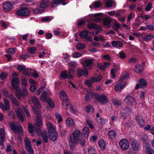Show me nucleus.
<instances>
[{
  "label": "nucleus",
  "mask_w": 154,
  "mask_h": 154,
  "mask_svg": "<svg viewBox=\"0 0 154 154\" xmlns=\"http://www.w3.org/2000/svg\"><path fill=\"white\" fill-rule=\"evenodd\" d=\"M79 141V144L82 146H85V140L83 138L82 134L79 130H75L70 136L69 146L71 150H73L75 144Z\"/></svg>",
  "instance_id": "nucleus-1"
},
{
  "label": "nucleus",
  "mask_w": 154,
  "mask_h": 154,
  "mask_svg": "<svg viewBox=\"0 0 154 154\" xmlns=\"http://www.w3.org/2000/svg\"><path fill=\"white\" fill-rule=\"evenodd\" d=\"M11 83L13 88L16 90V96L18 99H20L22 97H26L27 96V90L25 87H23L21 91L20 90L18 87L19 81L17 78H14L12 80Z\"/></svg>",
  "instance_id": "nucleus-2"
},
{
  "label": "nucleus",
  "mask_w": 154,
  "mask_h": 154,
  "mask_svg": "<svg viewBox=\"0 0 154 154\" xmlns=\"http://www.w3.org/2000/svg\"><path fill=\"white\" fill-rule=\"evenodd\" d=\"M40 109V108L39 106H32V111L36 116V121L38 123V129H40V125H42L41 112Z\"/></svg>",
  "instance_id": "nucleus-3"
},
{
  "label": "nucleus",
  "mask_w": 154,
  "mask_h": 154,
  "mask_svg": "<svg viewBox=\"0 0 154 154\" xmlns=\"http://www.w3.org/2000/svg\"><path fill=\"white\" fill-rule=\"evenodd\" d=\"M51 94V93L48 90L44 91L42 94L40 99L44 102L47 101L49 106H54V104L51 99L50 98H47V95Z\"/></svg>",
  "instance_id": "nucleus-4"
},
{
  "label": "nucleus",
  "mask_w": 154,
  "mask_h": 154,
  "mask_svg": "<svg viewBox=\"0 0 154 154\" xmlns=\"http://www.w3.org/2000/svg\"><path fill=\"white\" fill-rule=\"evenodd\" d=\"M69 72L63 71L61 72V77L63 79L68 78L69 79H72L73 78V75L75 74L74 70L72 68H69Z\"/></svg>",
  "instance_id": "nucleus-5"
},
{
  "label": "nucleus",
  "mask_w": 154,
  "mask_h": 154,
  "mask_svg": "<svg viewBox=\"0 0 154 154\" xmlns=\"http://www.w3.org/2000/svg\"><path fill=\"white\" fill-rule=\"evenodd\" d=\"M120 148L122 150H127L129 147V144L128 140L126 139H122L119 142Z\"/></svg>",
  "instance_id": "nucleus-6"
},
{
  "label": "nucleus",
  "mask_w": 154,
  "mask_h": 154,
  "mask_svg": "<svg viewBox=\"0 0 154 154\" xmlns=\"http://www.w3.org/2000/svg\"><path fill=\"white\" fill-rule=\"evenodd\" d=\"M29 10L26 8H22L18 10L17 12V14L20 16H27L29 15Z\"/></svg>",
  "instance_id": "nucleus-7"
},
{
  "label": "nucleus",
  "mask_w": 154,
  "mask_h": 154,
  "mask_svg": "<svg viewBox=\"0 0 154 154\" xmlns=\"http://www.w3.org/2000/svg\"><path fill=\"white\" fill-rule=\"evenodd\" d=\"M10 126L11 129L13 130L14 133L16 134H17L19 133L22 130L21 127L18 125L17 124L14 122L11 123L10 124Z\"/></svg>",
  "instance_id": "nucleus-8"
},
{
  "label": "nucleus",
  "mask_w": 154,
  "mask_h": 154,
  "mask_svg": "<svg viewBox=\"0 0 154 154\" xmlns=\"http://www.w3.org/2000/svg\"><path fill=\"white\" fill-rule=\"evenodd\" d=\"M25 143L26 149L29 154H34L30 140L28 139H26L25 140Z\"/></svg>",
  "instance_id": "nucleus-9"
},
{
  "label": "nucleus",
  "mask_w": 154,
  "mask_h": 154,
  "mask_svg": "<svg viewBox=\"0 0 154 154\" xmlns=\"http://www.w3.org/2000/svg\"><path fill=\"white\" fill-rule=\"evenodd\" d=\"M17 117L22 122L24 121L23 117L25 116L23 111L20 108H18L16 111Z\"/></svg>",
  "instance_id": "nucleus-10"
},
{
  "label": "nucleus",
  "mask_w": 154,
  "mask_h": 154,
  "mask_svg": "<svg viewBox=\"0 0 154 154\" xmlns=\"http://www.w3.org/2000/svg\"><path fill=\"white\" fill-rule=\"evenodd\" d=\"M65 0H51L50 2L51 5L52 7H55L60 4L65 5Z\"/></svg>",
  "instance_id": "nucleus-11"
},
{
  "label": "nucleus",
  "mask_w": 154,
  "mask_h": 154,
  "mask_svg": "<svg viewBox=\"0 0 154 154\" xmlns=\"http://www.w3.org/2000/svg\"><path fill=\"white\" fill-rule=\"evenodd\" d=\"M37 124L34 126H33L32 124H29L28 125V130L29 132L31 133H32L35 130V131L36 132L37 131L39 132L40 130L41 127L39 129L38 128V123L37 122ZM41 125H40V126Z\"/></svg>",
  "instance_id": "nucleus-12"
},
{
  "label": "nucleus",
  "mask_w": 154,
  "mask_h": 154,
  "mask_svg": "<svg viewBox=\"0 0 154 154\" xmlns=\"http://www.w3.org/2000/svg\"><path fill=\"white\" fill-rule=\"evenodd\" d=\"M126 82H124L122 83H119L116 85L115 87V90L117 92H120L122 90L125 86Z\"/></svg>",
  "instance_id": "nucleus-13"
},
{
  "label": "nucleus",
  "mask_w": 154,
  "mask_h": 154,
  "mask_svg": "<svg viewBox=\"0 0 154 154\" xmlns=\"http://www.w3.org/2000/svg\"><path fill=\"white\" fill-rule=\"evenodd\" d=\"M2 7L3 10L5 11H9L12 8V5L8 2H5L3 4Z\"/></svg>",
  "instance_id": "nucleus-14"
},
{
  "label": "nucleus",
  "mask_w": 154,
  "mask_h": 154,
  "mask_svg": "<svg viewBox=\"0 0 154 154\" xmlns=\"http://www.w3.org/2000/svg\"><path fill=\"white\" fill-rule=\"evenodd\" d=\"M125 101L127 104L128 105H134L135 100L134 98L131 96H128L125 99Z\"/></svg>",
  "instance_id": "nucleus-15"
},
{
  "label": "nucleus",
  "mask_w": 154,
  "mask_h": 154,
  "mask_svg": "<svg viewBox=\"0 0 154 154\" xmlns=\"http://www.w3.org/2000/svg\"><path fill=\"white\" fill-rule=\"evenodd\" d=\"M146 85V82L145 80L142 79H140L138 83L136 84L135 86V88L136 89L140 88H142Z\"/></svg>",
  "instance_id": "nucleus-16"
},
{
  "label": "nucleus",
  "mask_w": 154,
  "mask_h": 154,
  "mask_svg": "<svg viewBox=\"0 0 154 154\" xmlns=\"http://www.w3.org/2000/svg\"><path fill=\"white\" fill-rule=\"evenodd\" d=\"M94 60L93 58H91L87 60L85 62L86 66L88 67V69H92V66L94 65L93 61Z\"/></svg>",
  "instance_id": "nucleus-17"
},
{
  "label": "nucleus",
  "mask_w": 154,
  "mask_h": 154,
  "mask_svg": "<svg viewBox=\"0 0 154 154\" xmlns=\"http://www.w3.org/2000/svg\"><path fill=\"white\" fill-rule=\"evenodd\" d=\"M136 119L137 124H138L141 127H143L144 125V119L143 118L140 116H137L136 117Z\"/></svg>",
  "instance_id": "nucleus-18"
},
{
  "label": "nucleus",
  "mask_w": 154,
  "mask_h": 154,
  "mask_svg": "<svg viewBox=\"0 0 154 154\" xmlns=\"http://www.w3.org/2000/svg\"><path fill=\"white\" fill-rule=\"evenodd\" d=\"M98 101L101 104L107 102L108 100L106 96L103 94H102L98 97Z\"/></svg>",
  "instance_id": "nucleus-19"
},
{
  "label": "nucleus",
  "mask_w": 154,
  "mask_h": 154,
  "mask_svg": "<svg viewBox=\"0 0 154 154\" xmlns=\"http://www.w3.org/2000/svg\"><path fill=\"white\" fill-rule=\"evenodd\" d=\"M50 140L53 142H55L57 140L58 135L57 133L48 134Z\"/></svg>",
  "instance_id": "nucleus-20"
},
{
  "label": "nucleus",
  "mask_w": 154,
  "mask_h": 154,
  "mask_svg": "<svg viewBox=\"0 0 154 154\" xmlns=\"http://www.w3.org/2000/svg\"><path fill=\"white\" fill-rule=\"evenodd\" d=\"M112 45L113 46L116 48L122 47L123 45L122 42L119 41H113Z\"/></svg>",
  "instance_id": "nucleus-21"
},
{
  "label": "nucleus",
  "mask_w": 154,
  "mask_h": 154,
  "mask_svg": "<svg viewBox=\"0 0 154 154\" xmlns=\"http://www.w3.org/2000/svg\"><path fill=\"white\" fill-rule=\"evenodd\" d=\"M93 95V94L92 91L91 90H89L87 91L85 97V99L87 101H90Z\"/></svg>",
  "instance_id": "nucleus-22"
},
{
  "label": "nucleus",
  "mask_w": 154,
  "mask_h": 154,
  "mask_svg": "<svg viewBox=\"0 0 154 154\" xmlns=\"http://www.w3.org/2000/svg\"><path fill=\"white\" fill-rule=\"evenodd\" d=\"M49 4L48 0H42L41 2L40 6L41 8H44L48 6Z\"/></svg>",
  "instance_id": "nucleus-23"
},
{
  "label": "nucleus",
  "mask_w": 154,
  "mask_h": 154,
  "mask_svg": "<svg viewBox=\"0 0 154 154\" xmlns=\"http://www.w3.org/2000/svg\"><path fill=\"white\" fill-rule=\"evenodd\" d=\"M98 144L101 149L103 150H104L106 149V143L103 139H100L99 141Z\"/></svg>",
  "instance_id": "nucleus-24"
},
{
  "label": "nucleus",
  "mask_w": 154,
  "mask_h": 154,
  "mask_svg": "<svg viewBox=\"0 0 154 154\" xmlns=\"http://www.w3.org/2000/svg\"><path fill=\"white\" fill-rule=\"evenodd\" d=\"M102 79V75H100L97 77L92 76L91 78V80L93 82H100Z\"/></svg>",
  "instance_id": "nucleus-25"
},
{
  "label": "nucleus",
  "mask_w": 154,
  "mask_h": 154,
  "mask_svg": "<svg viewBox=\"0 0 154 154\" xmlns=\"http://www.w3.org/2000/svg\"><path fill=\"white\" fill-rule=\"evenodd\" d=\"M132 147L135 151H138L139 148V145L137 141H133L132 143Z\"/></svg>",
  "instance_id": "nucleus-26"
},
{
  "label": "nucleus",
  "mask_w": 154,
  "mask_h": 154,
  "mask_svg": "<svg viewBox=\"0 0 154 154\" xmlns=\"http://www.w3.org/2000/svg\"><path fill=\"white\" fill-rule=\"evenodd\" d=\"M154 36V35L151 34L146 35L143 37V38L146 42H148L149 40L152 39Z\"/></svg>",
  "instance_id": "nucleus-27"
},
{
  "label": "nucleus",
  "mask_w": 154,
  "mask_h": 154,
  "mask_svg": "<svg viewBox=\"0 0 154 154\" xmlns=\"http://www.w3.org/2000/svg\"><path fill=\"white\" fill-rule=\"evenodd\" d=\"M83 132L84 136L86 137H88L89 134V129L88 127H85L83 129Z\"/></svg>",
  "instance_id": "nucleus-28"
},
{
  "label": "nucleus",
  "mask_w": 154,
  "mask_h": 154,
  "mask_svg": "<svg viewBox=\"0 0 154 154\" xmlns=\"http://www.w3.org/2000/svg\"><path fill=\"white\" fill-rule=\"evenodd\" d=\"M143 69V67L141 65L136 66L134 69V71L137 72H141Z\"/></svg>",
  "instance_id": "nucleus-29"
},
{
  "label": "nucleus",
  "mask_w": 154,
  "mask_h": 154,
  "mask_svg": "<svg viewBox=\"0 0 154 154\" xmlns=\"http://www.w3.org/2000/svg\"><path fill=\"white\" fill-rule=\"evenodd\" d=\"M130 109L128 107H125V108L124 109L123 112L121 114V116L124 119H125L126 118V112H130Z\"/></svg>",
  "instance_id": "nucleus-30"
},
{
  "label": "nucleus",
  "mask_w": 154,
  "mask_h": 154,
  "mask_svg": "<svg viewBox=\"0 0 154 154\" xmlns=\"http://www.w3.org/2000/svg\"><path fill=\"white\" fill-rule=\"evenodd\" d=\"M88 34V32L87 31H82L80 33V36L82 38H86Z\"/></svg>",
  "instance_id": "nucleus-31"
},
{
  "label": "nucleus",
  "mask_w": 154,
  "mask_h": 154,
  "mask_svg": "<svg viewBox=\"0 0 154 154\" xmlns=\"http://www.w3.org/2000/svg\"><path fill=\"white\" fill-rule=\"evenodd\" d=\"M42 136L45 143H47L48 141V136L47 133L45 132H42Z\"/></svg>",
  "instance_id": "nucleus-32"
},
{
  "label": "nucleus",
  "mask_w": 154,
  "mask_h": 154,
  "mask_svg": "<svg viewBox=\"0 0 154 154\" xmlns=\"http://www.w3.org/2000/svg\"><path fill=\"white\" fill-rule=\"evenodd\" d=\"M32 100L33 103L35 105V106H39V102L36 97H32Z\"/></svg>",
  "instance_id": "nucleus-33"
},
{
  "label": "nucleus",
  "mask_w": 154,
  "mask_h": 154,
  "mask_svg": "<svg viewBox=\"0 0 154 154\" xmlns=\"http://www.w3.org/2000/svg\"><path fill=\"white\" fill-rule=\"evenodd\" d=\"M128 77V75L127 73H125L124 75L122 76L120 79L119 81L120 83H122L123 82H125L124 81Z\"/></svg>",
  "instance_id": "nucleus-34"
},
{
  "label": "nucleus",
  "mask_w": 154,
  "mask_h": 154,
  "mask_svg": "<svg viewBox=\"0 0 154 154\" xmlns=\"http://www.w3.org/2000/svg\"><path fill=\"white\" fill-rule=\"evenodd\" d=\"M112 103L113 105H114L120 106L122 105L121 100L117 99H114L112 100Z\"/></svg>",
  "instance_id": "nucleus-35"
},
{
  "label": "nucleus",
  "mask_w": 154,
  "mask_h": 154,
  "mask_svg": "<svg viewBox=\"0 0 154 154\" xmlns=\"http://www.w3.org/2000/svg\"><path fill=\"white\" fill-rule=\"evenodd\" d=\"M63 106H69L71 105V103L67 99H64L62 100Z\"/></svg>",
  "instance_id": "nucleus-36"
},
{
  "label": "nucleus",
  "mask_w": 154,
  "mask_h": 154,
  "mask_svg": "<svg viewBox=\"0 0 154 154\" xmlns=\"http://www.w3.org/2000/svg\"><path fill=\"white\" fill-rule=\"evenodd\" d=\"M110 20L108 18H106L104 20V25L106 26L108 28L110 27Z\"/></svg>",
  "instance_id": "nucleus-37"
},
{
  "label": "nucleus",
  "mask_w": 154,
  "mask_h": 154,
  "mask_svg": "<svg viewBox=\"0 0 154 154\" xmlns=\"http://www.w3.org/2000/svg\"><path fill=\"white\" fill-rule=\"evenodd\" d=\"M88 152L89 154H96V152L95 149L92 147L88 149Z\"/></svg>",
  "instance_id": "nucleus-38"
},
{
  "label": "nucleus",
  "mask_w": 154,
  "mask_h": 154,
  "mask_svg": "<svg viewBox=\"0 0 154 154\" xmlns=\"http://www.w3.org/2000/svg\"><path fill=\"white\" fill-rule=\"evenodd\" d=\"M66 122L67 125L68 126H72L74 124L73 120L72 119H67Z\"/></svg>",
  "instance_id": "nucleus-39"
},
{
  "label": "nucleus",
  "mask_w": 154,
  "mask_h": 154,
  "mask_svg": "<svg viewBox=\"0 0 154 154\" xmlns=\"http://www.w3.org/2000/svg\"><path fill=\"white\" fill-rule=\"evenodd\" d=\"M83 54V53H80L78 52H75L72 54V56L73 57L77 58L82 56Z\"/></svg>",
  "instance_id": "nucleus-40"
},
{
  "label": "nucleus",
  "mask_w": 154,
  "mask_h": 154,
  "mask_svg": "<svg viewBox=\"0 0 154 154\" xmlns=\"http://www.w3.org/2000/svg\"><path fill=\"white\" fill-rule=\"evenodd\" d=\"M85 110L87 113L92 112L94 110V108L93 106H86Z\"/></svg>",
  "instance_id": "nucleus-41"
},
{
  "label": "nucleus",
  "mask_w": 154,
  "mask_h": 154,
  "mask_svg": "<svg viewBox=\"0 0 154 154\" xmlns=\"http://www.w3.org/2000/svg\"><path fill=\"white\" fill-rule=\"evenodd\" d=\"M55 116L58 122H60L62 121V116L58 113L57 112L55 113Z\"/></svg>",
  "instance_id": "nucleus-42"
},
{
  "label": "nucleus",
  "mask_w": 154,
  "mask_h": 154,
  "mask_svg": "<svg viewBox=\"0 0 154 154\" xmlns=\"http://www.w3.org/2000/svg\"><path fill=\"white\" fill-rule=\"evenodd\" d=\"M116 132L111 130L109 132L108 134L109 136L112 138H115Z\"/></svg>",
  "instance_id": "nucleus-43"
},
{
  "label": "nucleus",
  "mask_w": 154,
  "mask_h": 154,
  "mask_svg": "<svg viewBox=\"0 0 154 154\" xmlns=\"http://www.w3.org/2000/svg\"><path fill=\"white\" fill-rule=\"evenodd\" d=\"M36 50V49L35 47H29L28 49V51L31 54L34 53Z\"/></svg>",
  "instance_id": "nucleus-44"
},
{
  "label": "nucleus",
  "mask_w": 154,
  "mask_h": 154,
  "mask_svg": "<svg viewBox=\"0 0 154 154\" xmlns=\"http://www.w3.org/2000/svg\"><path fill=\"white\" fill-rule=\"evenodd\" d=\"M48 129L49 132V134H50V133H56L55 129L52 126L49 127L48 126Z\"/></svg>",
  "instance_id": "nucleus-45"
},
{
  "label": "nucleus",
  "mask_w": 154,
  "mask_h": 154,
  "mask_svg": "<svg viewBox=\"0 0 154 154\" xmlns=\"http://www.w3.org/2000/svg\"><path fill=\"white\" fill-rule=\"evenodd\" d=\"M30 70V69L28 68L26 69V68L23 71V74L25 75L29 76L30 74L29 72V70Z\"/></svg>",
  "instance_id": "nucleus-46"
},
{
  "label": "nucleus",
  "mask_w": 154,
  "mask_h": 154,
  "mask_svg": "<svg viewBox=\"0 0 154 154\" xmlns=\"http://www.w3.org/2000/svg\"><path fill=\"white\" fill-rule=\"evenodd\" d=\"M146 151L148 154H154V150L149 147L146 148Z\"/></svg>",
  "instance_id": "nucleus-47"
},
{
  "label": "nucleus",
  "mask_w": 154,
  "mask_h": 154,
  "mask_svg": "<svg viewBox=\"0 0 154 154\" xmlns=\"http://www.w3.org/2000/svg\"><path fill=\"white\" fill-rule=\"evenodd\" d=\"M97 27V25L95 23L88 24L87 25L88 28L90 29L95 28Z\"/></svg>",
  "instance_id": "nucleus-48"
},
{
  "label": "nucleus",
  "mask_w": 154,
  "mask_h": 154,
  "mask_svg": "<svg viewBox=\"0 0 154 154\" xmlns=\"http://www.w3.org/2000/svg\"><path fill=\"white\" fill-rule=\"evenodd\" d=\"M120 28V25L119 23L117 22H115L114 25V29L116 31Z\"/></svg>",
  "instance_id": "nucleus-49"
},
{
  "label": "nucleus",
  "mask_w": 154,
  "mask_h": 154,
  "mask_svg": "<svg viewBox=\"0 0 154 154\" xmlns=\"http://www.w3.org/2000/svg\"><path fill=\"white\" fill-rule=\"evenodd\" d=\"M7 51L8 53L14 54L15 53L16 50L15 48H9Z\"/></svg>",
  "instance_id": "nucleus-50"
},
{
  "label": "nucleus",
  "mask_w": 154,
  "mask_h": 154,
  "mask_svg": "<svg viewBox=\"0 0 154 154\" xmlns=\"http://www.w3.org/2000/svg\"><path fill=\"white\" fill-rule=\"evenodd\" d=\"M92 81L91 80H87L85 81V84L88 87H91L92 84Z\"/></svg>",
  "instance_id": "nucleus-51"
},
{
  "label": "nucleus",
  "mask_w": 154,
  "mask_h": 154,
  "mask_svg": "<svg viewBox=\"0 0 154 154\" xmlns=\"http://www.w3.org/2000/svg\"><path fill=\"white\" fill-rule=\"evenodd\" d=\"M59 96L60 98L62 99L63 97H66L67 95L64 91H62L59 94Z\"/></svg>",
  "instance_id": "nucleus-52"
},
{
  "label": "nucleus",
  "mask_w": 154,
  "mask_h": 154,
  "mask_svg": "<svg viewBox=\"0 0 154 154\" xmlns=\"http://www.w3.org/2000/svg\"><path fill=\"white\" fill-rule=\"evenodd\" d=\"M77 75L79 76H81L83 74L84 71L81 69H78L77 70Z\"/></svg>",
  "instance_id": "nucleus-53"
},
{
  "label": "nucleus",
  "mask_w": 154,
  "mask_h": 154,
  "mask_svg": "<svg viewBox=\"0 0 154 154\" xmlns=\"http://www.w3.org/2000/svg\"><path fill=\"white\" fill-rule=\"evenodd\" d=\"M77 48L79 50H81L85 48V45L82 44H78L77 45Z\"/></svg>",
  "instance_id": "nucleus-54"
},
{
  "label": "nucleus",
  "mask_w": 154,
  "mask_h": 154,
  "mask_svg": "<svg viewBox=\"0 0 154 154\" xmlns=\"http://www.w3.org/2000/svg\"><path fill=\"white\" fill-rule=\"evenodd\" d=\"M152 5L151 3L148 4L145 9V10L146 11H149L152 8Z\"/></svg>",
  "instance_id": "nucleus-55"
},
{
  "label": "nucleus",
  "mask_w": 154,
  "mask_h": 154,
  "mask_svg": "<svg viewBox=\"0 0 154 154\" xmlns=\"http://www.w3.org/2000/svg\"><path fill=\"white\" fill-rule=\"evenodd\" d=\"M25 68L26 67L22 65H18L17 66V69L19 71H23Z\"/></svg>",
  "instance_id": "nucleus-56"
},
{
  "label": "nucleus",
  "mask_w": 154,
  "mask_h": 154,
  "mask_svg": "<svg viewBox=\"0 0 154 154\" xmlns=\"http://www.w3.org/2000/svg\"><path fill=\"white\" fill-rule=\"evenodd\" d=\"M116 71V68L112 69L111 71V73L112 74V77L113 78H115L116 77V75L115 73Z\"/></svg>",
  "instance_id": "nucleus-57"
},
{
  "label": "nucleus",
  "mask_w": 154,
  "mask_h": 154,
  "mask_svg": "<svg viewBox=\"0 0 154 154\" xmlns=\"http://www.w3.org/2000/svg\"><path fill=\"white\" fill-rule=\"evenodd\" d=\"M54 33L56 35H60V29L58 28L55 29L54 31Z\"/></svg>",
  "instance_id": "nucleus-58"
},
{
  "label": "nucleus",
  "mask_w": 154,
  "mask_h": 154,
  "mask_svg": "<svg viewBox=\"0 0 154 154\" xmlns=\"http://www.w3.org/2000/svg\"><path fill=\"white\" fill-rule=\"evenodd\" d=\"M5 137H1L0 138V144L2 146V147H1V148L3 149L4 147V140L5 139Z\"/></svg>",
  "instance_id": "nucleus-59"
},
{
  "label": "nucleus",
  "mask_w": 154,
  "mask_h": 154,
  "mask_svg": "<svg viewBox=\"0 0 154 154\" xmlns=\"http://www.w3.org/2000/svg\"><path fill=\"white\" fill-rule=\"evenodd\" d=\"M7 73L5 72H2L0 75V78L2 80L4 79L5 78L7 77Z\"/></svg>",
  "instance_id": "nucleus-60"
},
{
  "label": "nucleus",
  "mask_w": 154,
  "mask_h": 154,
  "mask_svg": "<svg viewBox=\"0 0 154 154\" xmlns=\"http://www.w3.org/2000/svg\"><path fill=\"white\" fill-rule=\"evenodd\" d=\"M76 63L74 61H71L69 63V65L71 67L75 68L76 65Z\"/></svg>",
  "instance_id": "nucleus-61"
},
{
  "label": "nucleus",
  "mask_w": 154,
  "mask_h": 154,
  "mask_svg": "<svg viewBox=\"0 0 154 154\" xmlns=\"http://www.w3.org/2000/svg\"><path fill=\"white\" fill-rule=\"evenodd\" d=\"M101 5L100 3L98 1H97L94 3V6L96 8H97L100 7Z\"/></svg>",
  "instance_id": "nucleus-62"
},
{
  "label": "nucleus",
  "mask_w": 154,
  "mask_h": 154,
  "mask_svg": "<svg viewBox=\"0 0 154 154\" xmlns=\"http://www.w3.org/2000/svg\"><path fill=\"white\" fill-rule=\"evenodd\" d=\"M119 57L121 58H124L126 57V54L125 53L120 52L119 53Z\"/></svg>",
  "instance_id": "nucleus-63"
},
{
  "label": "nucleus",
  "mask_w": 154,
  "mask_h": 154,
  "mask_svg": "<svg viewBox=\"0 0 154 154\" xmlns=\"http://www.w3.org/2000/svg\"><path fill=\"white\" fill-rule=\"evenodd\" d=\"M98 138V137L96 135H94L90 137V141L94 142L96 141L97 139Z\"/></svg>",
  "instance_id": "nucleus-64"
}]
</instances>
